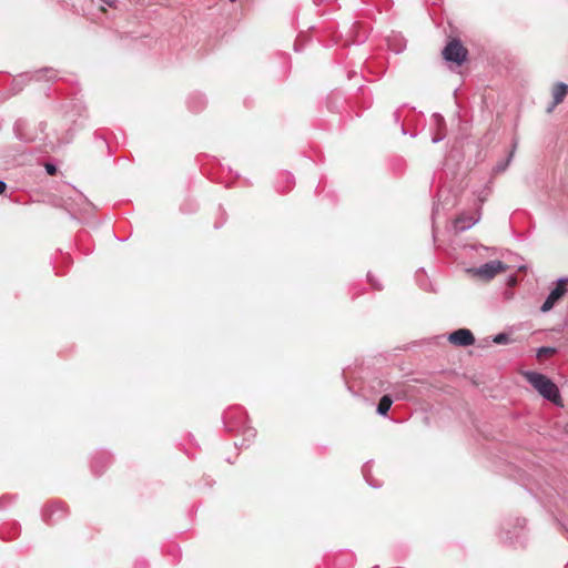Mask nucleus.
<instances>
[{
	"mask_svg": "<svg viewBox=\"0 0 568 568\" xmlns=\"http://www.w3.org/2000/svg\"><path fill=\"white\" fill-rule=\"evenodd\" d=\"M507 539H509V541L513 542V537L511 536H507Z\"/></svg>",
	"mask_w": 568,
	"mask_h": 568,
	"instance_id": "26",
	"label": "nucleus"
},
{
	"mask_svg": "<svg viewBox=\"0 0 568 568\" xmlns=\"http://www.w3.org/2000/svg\"><path fill=\"white\" fill-rule=\"evenodd\" d=\"M556 352H557V349L555 347L542 346V347L538 348L537 357L541 358L544 356H551V355L556 354Z\"/></svg>",
	"mask_w": 568,
	"mask_h": 568,
	"instance_id": "11",
	"label": "nucleus"
},
{
	"mask_svg": "<svg viewBox=\"0 0 568 568\" xmlns=\"http://www.w3.org/2000/svg\"><path fill=\"white\" fill-rule=\"evenodd\" d=\"M392 404H393V398L390 397V395L382 396V398L379 399L378 405H377V409H376L377 414L381 416H386Z\"/></svg>",
	"mask_w": 568,
	"mask_h": 568,
	"instance_id": "10",
	"label": "nucleus"
},
{
	"mask_svg": "<svg viewBox=\"0 0 568 568\" xmlns=\"http://www.w3.org/2000/svg\"><path fill=\"white\" fill-rule=\"evenodd\" d=\"M3 501H4V497H1L0 498V508L2 507Z\"/></svg>",
	"mask_w": 568,
	"mask_h": 568,
	"instance_id": "24",
	"label": "nucleus"
},
{
	"mask_svg": "<svg viewBox=\"0 0 568 568\" xmlns=\"http://www.w3.org/2000/svg\"><path fill=\"white\" fill-rule=\"evenodd\" d=\"M7 189V184L3 181H0V194H2Z\"/></svg>",
	"mask_w": 568,
	"mask_h": 568,
	"instance_id": "20",
	"label": "nucleus"
},
{
	"mask_svg": "<svg viewBox=\"0 0 568 568\" xmlns=\"http://www.w3.org/2000/svg\"><path fill=\"white\" fill-rule=\"evenodd\" d=\"M433 120L436 123L438 129H440L442 126L445 125V120H444V118L439 113H434L433 114Z\"/></svg>",
	"mask_w": 568,
	"mask_h": 568,
	"instance_id": "14",
	"label": "nucleus"
},
{
	"mask_svg": "<svg viewBox=\"0 0 568 568\" xmlns=\"http://www.w3.org/2000/svg\"><path fill=\"white\" fill-rule=\"evenodd\" d=\"M525 525H526L525 519H517V526H519L520 528H524Z\"/></svg>",
	"mask_w": 568,
	"mask_h": 568,
	"instance_id": "22",
	"label": "nucleus"
},
{
	"mask_svg": "<svg viewBox=\"0 0 568 568\" xmlns=\"http://www.w3.org/2000/svg\"><path fill=\"white\" fill-rule=\"evenodd\" d=\"M45 169H47V172H48L49 174H51V175H52V174H54V173H55V171H57V169H55V166H54L53 164H47V165H45Z\"/></svg>",
	"mask_w": 568,
	"mask_h": 568,
	"instance_id": "16",
	"label": "nucleus"
},
{
	"mask_svg": "<svg viewBox=\"0 0 568 568\" xmlns=\"http://www.w3.org/2000/svg\"><path fill=\"white\" fill-rule=\"evenodd\" d=\"M29 123L24 120H18L14 123L16 136L24 142H32L36 140V134L30 132Z\"/></svg>",
	"mask_w": 568,
	"mask_h": 568,
	"instance_id": "6",
	"label": "nucleus"
},
{
	"mask_svg": "<svg viewBox=\"0 0 568 568\" xmlns=\"http://www.w3.org/2000/svg\"><path fill=\"white\" fill-rule=\"evenodd\" d=\"M506 270V265L501 261H489L478 267L468 268L469 273H473L476 276H479L484 280H491L497 274L504 272Z\"/></svg>",
	"mask_w": 568,
	"mask_h": 568,
	"instance_id": "2",
	"label": "nucleus"
},
{
	"mask_svg": "<svg viewBox=\"0 0 568 568\" xmlns=\"http://www.w3.org/2000/svg\"><path fill=\"white\" fill-rule=\"evenodd\" d=\"M509 339H510L509 335L506 333H499V334L495 335L493 338L494 343L499 344V345L507 344L509 342Z\"/></svg>",
	"mask_w": 568,
	"mask_h": 568,
	"instance_id": "12",
	"label": "nucleus"
},
{
	"mask_svg": "<svg viewBox=\"0 0 568 568\" xmlns=\"http://www.w3.org/2000/svg\"><path fill=\"white\" fill-rule=\"evenodd\" d=\"M443 139H444V136H443V135H436V136H434V138H433V140H432V141H433V143H438V142H440Z\"/></svg>",
	"mask_w": 568,
	"mask_h": 568,
	"instance_id": "21",
	"label": "nucleus"
},
{
	"mask_svg": "<svg viewBox=\"0 0 568 568\" xmlns=\"http://www.w3.org/2000/svg\"><path fill=\"white\" fill-rule=\"evenodd\" d=\"M568 93V85L562 83V82H559L555 85L554 88V92H552V95H554V105H557L559 104L560 102H562V100L565 99V97L567 95Z\"/></svg>",
	"mask_w": 568,
	"mask_h": 568,
	"instance_id": "9",
	"label": "nucleus"
},
{
	"mask_svg": "<svg viewBox=\"0 0 568 568\" xmlns=\"http://www.w3.org/2000/svg\"><path fill=\"white\" fill-rule=\"evenodd\" d=\"M367 276H368V281L371 282V284H372L374 287H376L377 290H379V288H381V286H379V285H377V284H375V282H374V280H373V276H372L371 274H368Z\"/></svg>",
	"mask_w": 568,
	"mask_h": 568,
	"instance_id": "19",
	"label": "nucleus"
},
{
	"mask_svg": "<svg viewBox=\"0 0 568 568\" xmlns=\"http://www.w3.org/2000/svg\"><path fill=\"white\" fill-rule=\"evenodd\" d=\"M363 473H364V477H365L366 481L369 484V486H373V487H379V485H377V484H375V483H373V481H371V480L368 479L367 474H366V469H365V468L363 469Z\"/></svg>",
	"mask_w": 568,
	"mask_h": 568,
	"instance_id": "17",
	"label": "nucleus"
},
{
	"mask_svg": "<svg viewBox=\"0 0 568 568\" xmlns=\"http://www.w3.org/2000/svg\"><path fill=\"white\" fill-rule=\"evenodd\" d=\"M568 283L567 277H561L557 281V286L550 291L547 298L542 303L540 311L542 313L549 312L555 304L565 295L566 293V285Z\"/></svg>",
	"mask_w": 568,
	"mask_h": 568,
	"instance_id": "4",
	"label": "nucleus"
},
{
	"mask_svg": "<svg viewBox=\"0 0 568 568\" xmlns=\"http://www.w3.org/2000/svg\"><path fill=\"white\" fill-rule=\"evenodd\" d=\"M528 383L547 400L559 404L560 394L557 385L546 375L537 372H526L524 374Z\"/></svg>",
	"mask_w": 568,
	"mask_h": 568,
	"instance_id": "1",
	"label": "nucleus"
},
{
	"mask_svg": "<svg viewBox=\"0 0 568 568\" xmlns=\"http://www.w3.org/2000/svg\"><path fill=\"white\" fill-rule=\"evenodd\" d=\"M231 2H234L235 0H230Z\"/></svg>",
	"mask_w": 568,
	"mask_h": 568,
	"instance_id": "27",
	"label": "nucleus"
},
{
	"mask_svg": "<svg viewBox=\"0 0 568 568\" xmlns=\"http://www.w3.org/2000/svg\"><path fill=\"white\" fill-rule=\"evenodd\" d=\"M116 0H101L102 3H104L108 7H114Z\"/></svg>",
	"mask_w": 568,
	"mask_h": 568,
	"instance_id": "18",
	"label": "nucleus"
},
{
	"mask_svg": "<svg viewBox=\"0 0 568 568\" xmlns=\"http://www.w3.org/2000/svg\"><path fill=\"white\" fill-rule=\"evenodd\" d=\"M478 220L473 219L471 216H459L454 222V229L457 233L465 232L469 230L473 225L477 223Z\"/></svg>",
	"mask_w": 568,
	"mask_h": 568,
	"instance_id": "8",
	"label": "nucleus"
},
{
	"mask_svg": "<svg viewBox=\"0 0 568 568\" xmlns=\"http://www.w3.org/2000/svg\"><path fill=\"white\" fill-rule=\"evenodd\" d=\"M437 210H438V209H437V206H436V207H434V210H433V216L436 214Z\"/></svg>",
	"mask_w": 568,
	"mask_h": 568,
	"instance_id": "25",
	"label": "nucleus"
},
{
	"mask_svg": "<svg viewBox=\"0 0 568 568\" xmlns=\"http://www.w3.org/2000/svg\"><path fill=\"white\" fill-rule=\"evenodd\" d=\"M443 55L445 60L460 65L466 60L467 50L463 47L460 41L453 40L444 48Z\"/></svg>",
	"mask_w": 568,
	"mask_h": 568,
	"instance_id": "3",
	"label": "nucleus"
},
{
	"mask_svg": "<svg viewBox=\"0 0 568 568\" xmlns=\"http://www.w3.org/2000/svg\"><path fill=\"white\" fill-rule=\"evenodd\" d=\"M514 155V150L510 152L508 159L504 163H499L496 165L495 171L496 172H503L508 166L509 162L511 161V158Z\"/></svg>",
	"mask_w": 568,
	"mask_h": 568,
	"instance_id": "13",
	"label": "nucleus"
},
{
	"mask_svg": "<svg viewBox=\"0 0 568 568\" xmlns=\"http://www.w3.org/2000/svg\"><path fill=\"white\" fill-rule=\"evenodd\" d=\"M42 517L47 523L51 524L63 517V509L59 504H50L43 509Z\"/></svg>",
	"mask_w": 568,
	"mask_h": 568,
	"instance_id": "7",
	"label": "nucleus"
},
{
	"mask_svg": "<svg viewBox=\"0 0 568 568\" xmlns=\"http://www.w3.org/2000/svg\"><path fill=\"white\" fill-rule=\"evenodd\" d=\"M247 435H248V436H255V432H254L253 429H248V430H247Z\"/></svg>",
	"mask_w": 568,
	"mask_h": 568,
	"instance_id": "23",
	"label": "nucleus"
},
{
	"mask_svg": "<svg viewBox=\"0 0 568 568\" xmlns=\"http://www.w3.org/2000/svg\"><path fill=\"white\" fill-rule=\"evenodd\" d=\"M450 343L458 346H469L475 342L474 334L467 328H459L449 334Z\"/></svg>",
	"mask_w": 568,
	"mask_h": 568,
	"instance_id": "5",
	"label": "nucleus"
},
{
	"mask_svg": "<svg viewBox=\"0 0 568 568\" xmlns=\"http://www.w3.org/2000/svg\"><path fill=\"white\" fill-rule=\"evenodd\" d=\"M283 176L285 178V181L287 182V184L291 185L294 183V176L292 174L285 173Z\"/></svg>",
	"mask_w": 568,
	"mask_h": 568,
	"instance_id": "15",
	"label": "nucleus"
}]
</instances>
